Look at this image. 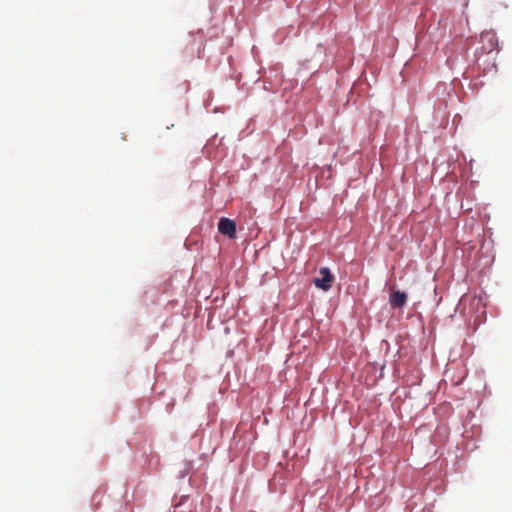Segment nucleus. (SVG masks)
Masks as SVG:
<instances>
[{
    "label": "nucleus",
    "mask_w": 512,
    "mask_h": 512,
    "mask_svg": "<svg viewBox=\"0 0 512 512\" xmlns=\"http://www.w3.org/2000/svg\"><path fill=\"white\" fill-rule=\"evenodd\" d=\"M334 277L327 267H322L319 270V277L313 280L315 286L323 291H328L332 287Z\"/></svg>",
    "instance_id": "obj_1"
},
{
    "label": "nucleus",
    "mask_w": 512,
    "mask_h": 512,
    "mask_svg": "<svg viewBox=\"0 0 512 512\" xmlns=\"http://www.w3.org/2000/svg\"><path fill=\"white\" fill-rule=\"evenodd\" d=\"M482 49L487 53L498 50V39L493 31H486L481 34Z\"/></svg>",
    "instance_id": "obj_2"
},
{
    "label": "nucleus",
    "mask_w": 512,
    "mask_h": 512,
    "mask_svg": "<svg viewBox=\"0 0 512 512\" xmlns=\"http://www.w3.org/2000/svg\"><path fill=\"white\" fill-rule=\"evenodd\" d=\"M218 231L231 239L236 238V224L228 218H221L218 223Z\"/></svg>",
    "instance_id": "obj_3"
},
{
    "label": "nucleus",
    "mask_w": 512,
    "mask_h": 512,
    "mask_svg": "<svg viewBox=\"0 0 512 512\" xmlns=\"http://www.w3.org/2000/svg\"><path fill=\"white\" fill-rule=\"evenodd\" d=\"M389 302L393 308H402L407 302V294L405 292L392 289Z\"/></svg>",
    "instance_id": "obj_4"
}]
</instances>
